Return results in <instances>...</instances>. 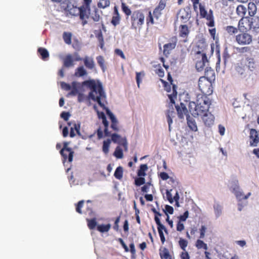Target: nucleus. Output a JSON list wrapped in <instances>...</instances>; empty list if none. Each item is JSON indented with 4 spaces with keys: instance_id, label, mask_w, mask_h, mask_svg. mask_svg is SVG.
<instances>
[{
    "instance_id": "nucleus-1",
    "label": "nucleus",
    "mask_w": 259,
    "mask_h": 259,
    "mask_svg": "<svg viewBox=\"0 0 259 259\" xmlns=\"http://www.w3.org/2000/svg\"><path fill=\"white\" fill-rule=\"evenodd\" d=\"M83 84L88 85L92 90V92L89 94V98L93 101L97 102L100 107L105 110L107 115L111 121V127L115 131H119L117 119L113 113L102 102V101H106V95L103 90L102 83L100 81L96 82L95 80L92 79L85 80Z\"/></svg>"
},
{
    "instance_id": "nucleus-2",
    "label": "nucleus",
    "mask_w": 259,
    "mask_h": 259,
    "mask_svg": "<svg viewBox=\"0 0 259 259\" xmlns=\"http://www.w3.org/2000/svg\"><path fill=\"white\" fill-rule=\"evenodd\" d=\"M210 104V101L206 95L198 94L196 102H189V111L193 116H198L205 112L208 111Z\"/></svg>"
},
{
    "instance_id": "nucleus-3",
    "label": "nucleus",
    "mask_w": 259,
    "mask_h": 259,
    "mask_svg": "<svg viewBox=\"0 0 259 259\" xmlns=\"http://www.w3.org/2000/svg\"><path fill=\"white\" fill-rule=\"evenodd\" d=\"M176 108L178 112V116L180 118H183L184 115H186L187 124L189 127L193 131L196 132L197 131V126L195 120L193 117L190 116L188 113V111L186 107V105L181 102L180 105H176Z\"/></svg>"
},
{
    "instance_id": "nucleus-4",
    "label": "nucleus",
    "mask_w": 259,
    "mask_h": 259,
    "mask_svg": "<svg viewBox=\"0 0 259 259\" xmlns=\"http://www.w3.org/2000/svg\"><path fill=\"white\" fill-rule=\"evenodd\" d=\"M198 87L203 95H210L212 92L211 82L205 76H201L198 81Z\"/></svg>"
},
{
    "instance_id": "nucleus-5",
    "label": "nucleus",
    "mask_w": 259,
    "mask_h": 259,
    "mask_svg": "<svg viewBox=\"0 0 259 259\" xmlns=\"http://www.w3.org/2000/svg\"><path fill=\"white\" fill-rule=\"evenodd\" d=\"M235 40L240 45H248L252 42V37L250 34L243 31L236 35Z\"/></svg>"
},
{
    "instance_id": "nucleus-6",
    "label": "nucleus",
    "mask_w": 259,
    "mask_h": 259,
    "mask_svg": "<svg viewBox=\"0 0 259 259\" xmlns=\"http://www.w3.org/2000/svg\"><path fill=\"white\" fill-rule=\"evenodd\" d=\"M199 116H202V121L206 126L210 127L214 124V116L210 112L206 111Z\"/></svg>"
},
{
    "instance_id": "nucleus-7",
    "label": "nucleus",
    "mask_w": 259,
    "mask_h": 259,
    "mask_svg": "<svg viewBox=\"0 0 259 259\" xmlns=\"http://www.w3.org/2000/svg\"><path fill=\"white\" fill-rule=\"evenodd\" d=\"M111 140L114 143H117L123 146L124 150H128V143L126 138H121L120 136L117 134L114 133L111 135Z\"/></svg>"
},
{
    "instance_id": "nucleus-8",
    "label": "nucleus",
    "mask_w": 259,
    "mask_h": 259,
    "mask_svg": "<svg viewBox=\"0 0 259 259\" xmlns=\"http://www.w3.org/2000/svg\"><path fill=\"white\" fill-rule=\"evenodd\" d=\"M231 191L234 194L238 201H241L243 199L244 193L242 190L240 188L238 182L235 183L231 187Z\"/></svg>"
},
{
    "instance_id": "nucleus-9",
    "label": "nucleus",
    "mask_w": 259,
    "mask_h": 259,
    "mask_svg": "<svg viewBox=\"0 0 259 259\" xmlns=\"http://www.w3.org/2000/svg\"><path fill=\"white\" fill-rule=\"evenodd\" d=\"M69 143L65 142L64 143L63 148L60 151V154L64 158V160L67 159V155L65 154V152H68V161L72 162L73 160L74 152L70 148L68 147Z\"/></svg>"
},
{
    "instance_id": "nucleus-10",
    "label": "nucleus",
    "mask_w": 259,
    "mask_h": 259,
    "mask_svg": "<svg viewBox=\"0 0 259 259\" xmlns=\"http://www.w3.org/2000/svg\"><path fill=\"white\" fill-rule=\"evenodd\" d=\"M208 61L206 54H203V56H201V60L198 61L196 63V68L198 71H201L203 70L204 67H206L208 64Z\"/></svg>"
},
{
    "instance_id": "nucleus-11",
    "label": "nucleus",
    "mask_w": 259,
    "mask_h": 259,
    "mask_svg": "<svg viewBox=\"0 0 259 259\" xmlns=\"http://www.w3.org/2000/svg\"><path fill=\"white\" fill-rule=\"evenodd\" d=\"M250 145L251 146H256L259 142V137L256 131L254 129H251L250 131Z\"/></svg>"
},
{
    "instance_id": "nucleus-12",
    "label": "nucleus",
    "mask_w": 259,
    "mask_h": 259,
    "mask_svg": "<svg viewBox=\"0 0 259 259\" xmlns=\"http://www.w3.org/2000/svg\"><path fill=\"white\" fill-rule=\"evenodd\" d=\"M75 9L77 11V14L79 15L80 19L83 20L85 18H88V11L90 10V7L82 6L78 8H76Z\"/></svg>"
},
{
    "instance_id": "nucleus-13",
    "label": "nucleus",
    "mask_w": 259,
    "mask_h": 259,
    "mask_svg": "<svg viewBox=\"0 0 259 259\" xmlns=\"http://www.w3.org/2000/svg\"><path fill=\"white\" fill-rule=\"evenodd\" d=\"M248 29H255L259 28V17L255 16L252 18H248Z\"/></svg>"
},
{
    "instance_id": "nucleus-14",
    "label": "nucleus",
    "mask_w": 259,
    "mask_h": 259,
    "mask_svg": "<svg viewBox=\"0 0 259 259\" xmlns=\"http://www.w3.org/2000/svg\"><path fill=\"white\" fill-rule=\"evenodd\" d=\"M238 29L243 32L248 29V19L247 16L242 18L238 22Z\"/></svg>"
},
{
    "instance_id": "nucleus-15",
    "label": "nucleus",
    "mask_w": 259,
    "mask_h": 259,
    "mask_svg": "<svg viewBox=\"0 0 259 259\" xmlns=\"http://www.w3.org/2000/svg\"><path fill=\"white\" fill-rule=\"evenodd\" d=\"M235 75L241 79H244L247 76V72L244 67L237 65L235 67Z\"/></svg>"
},
{
    "instance_id": "nucleus-16",
    "label": "nucleus",
    "mask_w": 259,
    "mask_h": 259,
    "mask_svg": "<svg viewBox=\"0 0 259 259\" xmlns=\"http://www.w3.org/2000/svg\"><path fill=\"white\" fill-rule=\"evenodd\" d=\"M63 65L65 67H72L74 65V59L72 55L68 54L63 60Z\"/></svg>"
},
{
    "instance_id": "nucleus-17",
    "label": "nucleus",
    "mask_w": 259,
    "mask_h": 259,
    "mask_svg": "<svg viewBox=\"0 0 259 259\" xmlns=\"http://www.w3.org/2000/svg\"><path fill=\"white\" fill-rule=\"evenodd\" d=\"M134 21H137V23L139 25H142L144 23L145 16L141 12H137L134 14L132 18Z\"/></svg>"
},
{
    "instance_id": "nucleus-18",
    "label": "nucleus",
    "mask_w": 259,
    "mask_h": 259,
    "mask_svg": "<svg viewBox=\"0 0 259 259\" xmlns=\"http://www.w3.org/2000/svg\"><path fill=\"white\" fill-rule=\"evenodd\" d=\"M206 48V45L204 41H199L198 42L196 48L195 49L196 54L197 55L201 54L203 56V54H206L204 52Z\"/></svg>"
},
{
    "instance_id": "nucleus-19",
    "label": "nucleus",
    "mask_w": 259,
    "mask_h": 259,
    "mask_svg": "<svg viewBox=\"0 0 259 259\" xmlns=\"http://www.w3.org/2000/svg\"><path fill=\"white\" fill-rule=\"evenodd\" d=\"M83 62L85 67L89 69H93L95 66V62L92 57L85 56L83 59Z\"/></svg>"
},
{
    "instance_id": "nucleus-20",
    "label": "nucleus",
    "mask_w": 259,
    "mask_h": 259,
    "mask_svg": "<svg viewBox=\"0 0 259 259\" xmlns=\"http://www.w3.org/2000/svg\"><path fill=\"white\" fill-rule=\"evenodd\" d=\"M245 65L251 71H253L256 68L255 61L254 59L252 58H247Z\"/></svg>"
},
{
    "instance_id": "nucleus-21",
    "label": "nucleus",
    "mask_w": 259,
    "mask_h": 259,
    "mask_svg": "<svg viewBox=\"0 0 259 259\" xmlns=\"http://www.w3.org/2000/svg\"><path fill=\"white\" fill-rule=\"evenodd\" d=\"M247 12L246 7L242 5H239L236 8V13L237 15L242 17L244 18Z\"/></svg>"
},
{
    "instance_id": "nucleus-22",
    "label": "nucleus",
    "mask_w": 259,
    "mask_h": 259,
    "mask_svg": "<svg viewBox=\"0 0 259 259\" xmlns=\"http://www.w3.org/2000/svg\"><path fill=\"white\" fill-rule=\"evenodd\" d=\"M213 209L214 214L217 218H219L223 212V206L221 205L218 202H215L213 205Z\"/></svg>"
},
{
    "instance_id": "nucleus-23",
    "label": "nucleus",
    "mask_w": 259,
    "mask_h": 259,
    "mask_svg": "<svg viewBox=\"0 0 259 259\" xmlns=\"http://www.w3.org/2000/svg\"><path fill=\"white\" fill-rule=\"evenodd\" d=\"M248 15L250 16H253L256 13V6L254 3L250 2L248 4Z\"/></svg>"
},
{
    "instance_id": "nucleus-24",
    "label": "nucleus",
    "mask_w": 259,
    "mask_h": 259,
    "mask_svg": "<svg viewBox=\"0 0 259 259\" xmlns=\"http://www.w3.org/2000/svg\"><path fill=\"white\" fill-rule=\"evenodd\" d=\"M176 47V45L174 43H168L163 46V54L167 55L169 54V52L174 49Z\"/></svg>"
},
{
    "instance_id": "nucleus-25",
    "label": "nucleus",
    "mask_w": 259,
    "mask_h": 259,
    "mask_svg": "<svg viewBox=\"0 0 259 259\" xmlns=\"http://www.w3.org/2000/svg\"><path fill=\"white\" fill-rule=\"evenodd\" d=\"M87 74V72L83 66H81L78 67L75 72L74 75L77 77H82Z\"/></svg>"
},
{
    "instance_id": "nucleus-26",
    "label": "nucleus",
    "mask_w": 259,
    "mask_h": 259,
    "mask_svg": "<svg viewBox=\"0 0 259 259\" xmlns=\"http://www.w3.org/2000/svg\"><path fill=\"white\" fill-rule=\"evenodd\" d=\"M189 33L188 26L186 25H182L180 27V35L182 37H186Z\"/></svg>"
},
{
    "instance_id": "nucleus-27",
    "label": "nucleus",
    "mask_w": 259,
    "mask_h": 259,
    "mask_svg": "<svg viewBox=\"0 0 259 259\" xmlns=\"http://www.w3.org/2000/svg\"><path fill=\"white\" fill-rule=\"evenodd\" d=\"M111 228V225L110 224L107 225H99L97 226V230L101 233L107 232Z\"/></svg>"
},
{
    "instance_id": "nucleus-28",
    "label": "nucleus",
    "mask_w": 259,
    "mask_h": 259,
    "mask_svg": "<svg viewBox=\"0 0 259 259\" xmlns=\"http://www.w3.org/2000/svg\"><path fill=\"white\" fill-rule=\"evenodd\" d=\"M116 179L120 180L123 177V168L119 166L116 168L114 174Z\"/></svg>"
},
{
    "instance_id": "nucleus-29",
    "label": "nucleus",
    "mask_w": 259,
    "mask_h": 259,
    "mask_svg": "<svg viewBox=\"0 0 259 259\" xmlns=\"http://www.w3.org/2000/svg\"><path fill=\"white\" fill-rule=\"evenodd\" d=\"M160 256L162 259L171 258L168 250L164 248L162 250H160Z\"/></svg>"
},
{
    "instance_id": "nucleus-30",
    "label": "nucleus",
    "mask_w": 259,
    "mask_h": 259,
    "mask_svg": "<svg viewBox=\"0 0 259 259\" xmlns=\"http://www.w3.org/2000/svg\"><path fill=\"white\" fill-rule=\"evenodd\" d=\"M38 52L41 57L42 59L45 60L49 56V54L47 49L42 48H39L38 49Z\"/></svg>"
},
{
    "instance_id": "nucleus-31",
    "label": "nucleus",
    "mask_w": 259,
    "mask_h": 259,
    "mask_svg": "<svg viewBox=\"0 0 259 259\" xmlns=\"http://www.w3.org/2000/svg\"><path fill=\"white\" fill-rule=\"evenodd\" d=\"M96 59L102 70L104 72L106 69V66L104 65L105 60L103 57L102 56H99L96 57Z\"/></svg>"
},
{
    "instance_id": "nucleus-32",
    "label": "nucleus",
    "mask_w": 259,
    "mask_h": 259,
    "mask_svg": "<svg viewBox=\"0 0 259 259\" xmlns=\"http://www.w3.org/2000/svg\"><path fill=\"white\" fill-rule=\"evenodd\" d=\"M148 169L147 164H141L140 169L138 171V175L139 177H144L146 175L145 171Z\"/></svg>"
},
{
    "instance_id": "nucleus-33",
    "label": "nucleus",
    "mask_w": 259,
    "mask_h": 259,
    "mask_svg": "<svg viewBox=\"0 0 259 259\" xmlns=\"http://www.w3.org/2000/svg\"><path fill=\"white\" fill-rule=\"evenodd\" d=\"M85 81H84L83 82H82V85H86L87 86L90 90H91V92L89 93H90L91 92H92V90L88 87V85H87V84H83V82H84ZM89 95L88 97H86L82 93H78V101L79 102H83L85 100V99H91L92 100L91 98H89Z\"/></svg>"
},
{
    "instance_id": "nucleus-34",
    "label": "nucleus",
    "mask_w": 259,
    "mask_h": 259,
    "mask_svg": "<svg viewBox=\"0 0 259 259\" xmlns=\"http://www.w3.org/2000/svg\"><path fill=\"white\" fill-rule=\"evenodd\" d=\"M205 75L207 78L208 77L211 78L213 77L214 75L213 70L211 67L206 66L205 68Z\"/></svg>"
},
{
    "instance_id": "nucleus-35",
    "label": "nucleus",
    "mask_w": 259,
    "mask_h": 259,
    "mask_svg": "<svg viewBox=\"0 0 259 259\" xmlns=\"http://www.w3.org/2000/svg\"><path fill=\"white\" fill-rule=\"evenodd\" d=\"M72 34L70 32H64L63 34V38L65 42L68 45L71 43Z\"/></svg>"
},
{
    "instance_id": "nucleus-36",
    "label": "nucleus",
    "mask_w": 259,
    "mask_h": 259,
    "mask_svg": "<svg viewBox=\"0 0 259 259\" xmlns=\"http://www.w3.org/2000/svg\"><path fill=\"white\" fill-rule=\"evenodd\" d=\"M226 30L230 35H234L238 33V29L233 26H228L226 27Z\"/></svg>"
},
{
    "instance_id": "nucleus-37",
    "label": "nucleus",
    "mask_w": 259,
    "mask_h": 259,
    "mask_svg": "<svg viewBox=\"0 0 259 259\" xmlns=\"http://www.w3.org/2000/svg\"><path fill=\"white\" fill-rule=\"evenodd\" d=\"M111 143V140L108 139L103 142V151L105 154H107L109 152V148Z\"/></svg>"
},
{
    "instance_id": "nucleus-38",
    "label": "nucleus",
    "mask_w": 259,
    "mask_h": 259,
    "mask_svg": "<svg viewBox=\"0 0 259 259\" xmlns=\"http://www.w3.org/2000/svg\"><path fill=\"white\" fill-rule=\"evenodd\" d=\"M196 246L198 249L203 248L205 250L208 249L207 245L202 240L198 239L196 242Z\"/></svg>"
},
{
    "instance_id": "nucleus-39",
    "label": "nucleus",
    "mask_w": 259,
    "mask_h": 259,
    "mask_svg": "<svg viewBox=\"0 0 259 259\" xmlns=\"http://www.w3.org/2000/svg\"><path fill=\"white\" fill-rule=\"evenodd\" d=\"M204 18L208 21L206 24L209 27H213L214 25L213 16L207 14Z\"/></svg>"
},
{
    "instance_id": "nucleus-40",
    "label": "nucleus",
    "mask_w": 259,
    "mask_h": 259,
    "mask_svg": "<svg viewBox=\"0 0 259 259\" xmlns=\"http://www.w3.org/2000/svg\"><path fill=\"white\" fill-rule=\"evenodd\" d=\"M113 155L117 158H122L123 157V152L121 148L117 146L115 149Z\"/></svg>"
},
{
    "instance_id": "nucleus-41",
    "label": "nucleus",
    "mask_w": 259,
    "mask_h": 259,
    "mask_svg": "<svg viewBox=\"0 0 259 259\" xmlns=\"http://www.w3.org/2000/svg\"><path fill=\"white\" fill-rule=\"evenodd\" d=\"M110 5V1L109 0H100L98 6L99 8H105L108 7Z\"/></svg>"
},
{
    "instance_id": "nucleus-42",
    "label": "nucleus",
    "mask_w": 259,
    "mask_h": 259,
    "mask_svg": "<svg viewBox=\"0 0 259 259\" xmlns=\"http://www.w3.org/2000/svg\"><path fill=\"white\" fill-rule=\"evenodd\" d=\"M163 212L167 216L168 215V213L170 214H173L174 213V208L172 206L166 205L165 206V209H163Z\"/></svg>"
},
{
    "instance_id": "nucleus-43",
    "label": "nucleus",
    "mask_w": 259,
    "mask_h": 259,
    "mask_svg": "<svg viewBox=\"0 0 259 259\" xmlns=\"http://www.w3.org/2000/svg\"><path fill=\"white\" fill-rule=\"evenodd\" d=\"M144 73L142 72H136V81L138 87L139 88L140 86V83L142 81V77L143 76Z\"/></svg>"
},
{
    "instance_id": "nucleus-44",
    "label": "nucleus",
    "mask_w": 259,
    "mask_h": 259,
    "mask_svg": "<svg viewBox=\"0 0 259 259\" xmlns=\"http://www.w3.org/2000/svg\"><path fill=\"white\" fill-rule=\"evenodd\" d=\"M87 221L88 222V225L89 228L90 229H94L97 225V222L95 219H93L91 220L87 219Z\"/></svg>"
},
{
    "instance_id": "nucleus-45",
    "label": "nucleus",
    "mask_w": 259,
    "mask_h": 259,
    "mask_svg": "<svg viewBox=\"0 0 259 259\" xmlns=\"http://www.w3.org/2000/svg\"><path fill=\"white\" fill-rule=\"evenodd\" d=\"M179 245L181 247V248L184 250H186V247L188 245V242L186 240L184 239H180L179 241Z\"/></svg>"
},
{
    "instance_id": "nucleus-46",
    "label": "nucleus",
    "mask_w": 259,
    "mask_h": 259,
    "mask_svg": "<svg viewBox=\"0 0 259 259\" xmlns=\"http://www.w3.org/2000/svg\"><path fill=\"white\" fill-rule=\"evenodd\" d=\"M121 8L123 12L127 16L131 14V11L128 7L123 3L121 4Z\"/></svg>"
},
{
    "instance_id": "nucleus-47",
    "label": "nucleus",
    "mask_w": 259,
    "mask_h": 259,
    "mask_svg": "<svg viewBox=\"0 0 259 259\" xmlns=\"http://www.w3.org/2000/svg\"><path fill=\"white\" fill-rule=\"evenodd\" d=\"M145 183V178L140 177L138 178H137L135 180V184L136 185L138 186H140Z\"/></svg>"
},
{
    "instance_id": "nucleus-48",
    "label": "nucleus",
    "mask_w": 259,
    "mask_h": 259,
    "mask_svg": "<svg viewBox=\"0 0 259 259\" xmlns=\"http://www.w3.org/2000/svg\"><path fill=\"white\" fill-rule=\"evenodd\" d=\"M199 6L200 16L204 18L207 14V12L203 5H202L201 4H199Z\"/></svg>"
},
{
    "instance_id": "nucleus-49",
    "label": "nucleus",
    "mask_w": 259,
    "mask_h": 259,
    "mask_svg": "<svg viewBox=\"0 0 259 259\" xmlns=\"http://www.w3.org/2000/svg\"><path fill=\"white\" fill-rule=\"evenodd\" d=\"M83 203H84L83 200L79 201L78 202V203H77V204L76 205V211L78 213H80V214L82 213V211H81V209L83 206Z\"/></svg>"
},
{
    "instance_id": "nucleus-50",
    "label": "nucleus",
    "mask_w": 259,
    "mask_h": 259,
    "mask_svg": "<svg viewBox=\"0 0 259 259\" xmlns=\"http://www.w3.org/2000/svg\"><path fill=\"white\" fill-rule=\"evenodd\" d=\"M172 190H166V196L167 199L168 200L170 203L172 204L173 203V198L172 197V194L171 193V191Z\"/></svg>"
},
{
    "instance_id": "nucleus-51",
    "label": "nucleus",
    "mask_w": 259,
    "mask_h": 259,
    "mask_svg": "<svg viewBox=\"0 0 259 259\" xmlns=\"http://www.w3.org/2000/svg\"><path fill=\"white\" fill-rule=\"evenodd\" d=\"M119 20H120V18H119V15L118 14V16H114L113 17H112V20H111V23L114 25V26H116L117 24H119Z\"/></svg>"
},
{
    "instance_id": "nucleus-52",
    "label": "nucleus",
    "mask_w": 259,
    "mask_h": 259,
    "mask_svg": "<svg viewBox=\"0 0 259 259\" xmlns=\"http://www.w3.org/2000/svg\"><path fill=\"white\" fill-rule=\"evenodd\" d=\"M180 13H182L183 15L181 16V18L183 20H188L190 17V14L188 12H186L185 10L182 11H180Z\"/></svg>"
},
{
    "instance_id": "nucleus-53",
    "label": "nucleus",
    "mask_w": 259,
    "mask_h": 259,
    "mask_svg": "<svg viewBox=\"0 0 259 259\" xmlns=\"http://www.w3.org/2000/svg\"><path fill=\"white\" fill-rule=\"evenodd\" d=\"M61 117L65 121L68 120L69 117L71 116L70 114L68 112L63 111L61 113Z\"/></svg>"
},
{
    "instance_id": "nucleus-54",
    "label": "nucleus",
    "mask_w": 259,
    "mask_h": 259,
    "mask_svg": "<svg viewBox=\"0 0 259 259\" xmlns=\"http://www.w3.org/2000/svg\"><path fill=\"white\" fill-rule=\"evenodd\" d=\"M206 230V228L205 227V226H201V228L200 229V238L203 239L204 238Z\"/></svg>"
},
{
    "instance_id": "nucleus-55",
    "label": "nucleus",
    "mask_w": 259,
    "mask_h": 259,
    "mask_svg": "<svg viewBox=\"0 0 259 259\" xmlns=\"http://www.w3.org/2000/svg\"><path fill=\"white\" fill-rule=\"evenodd\" d=\"M189 216V212L188 211H186L184 214L179 217V221H185L186 219L188 218Z\"/></svg>"
},
{
    "instance_id": "nucleus-56",
    "label": "nucleus",
    "mask_w": 259,
    "mask_h": 259,
    "mask_svg": "<svg viewBox=\"0 0 259 259\" xmlns=\"http://www.w3.org/2000/svg\"><path fill=\"white\" fill-rule=\"evenodd\" d=\"M61 85L62 89L66 91H69L71 89V87L70 85L64 82H61Z\"/></svg>"
},
{
    "instance_id": "nucleus-57",
    "label": "nucleus",
    "mask_w": 259,
    "mask_h": 259,
    "mask_svg": "<svg viewBox=\"0 0 259 259\" xmlns=\"http://www.w3.org/2000/svg\"><path fill=\"white\" fill-rule=\"evenodd\" d=\"M184 229V225L183 223H181L180 221H179L177 225V230L178 231H182Z\"/></svg>"
},
{
    "instance_id": "nucleus-58",
    "label": "nucleus",
    "mask_w": 259,
    "mask_h": 259,
    "mask_svg": "<svg viewBox=\"0 0 259 259\" xmlns=\"http://www.w3.org/2000/svg\"><path fill=\"white\" fill-rule=\"evenodd\" d=\"M165 7V3H164L162 1H161L158 5V6L157 8H156L155 9L161 11L164 9Z\"/></svg>"
},
{
    "instance_id": "nucleus-59",
    "label": "nucleus",
    "mask_w": 259,
    "mask_h": 259,
    "mask_svg": "<svg viewBox=\"0 0 259 259\" xmlns=\"http://www.w3.org/2000/svg\"><path fill=\"white\" fill-rule=\"evenodd\" d=\"M153 16L156 19H158L161 14V11H159V10H157L155 9V10L153 11Z\"/></svg>"
},
{
    "instance_id": "nucleus-60",
    "label": "nucleus",
    "mask_w": 259,
    "mask_h": 259,
    "mask_svg": "<svg viewBox=\"0 0 259 259\" xmlns=\"http://www.w3.org/2000/svg\"><path fill=\"white\" fill-rule=\"evenodd\" d=\"M175 113L172 109V110H168L166 113L167 118H173L175 116Z\"/></svg>"
},
{
    "instance_id": "nucleus-61",
    "label": "nucleus",
    "mask_w": 259,
    "mask_h": 259,
    "mask_svg": "<svg viewBox=\"0 0 259 259\" xmlns=\"http://www.w3.org/2000/svg\"><path fill=\"white\" fill-rule=\"evenodd\" d=\"M115 52L116 54V55L120 56L122 58H125L123 52L121 50L117 49L115 50Z\"/></svg>"
},
{
    "instance_id": "nucleus-62",
    "label": "nucleus",
    "mask_w": 259,
    "mask_h": 259,
    "mask_svg": "<svg viewBox=\"0 0 259 259\" xmlns=\"http://www.w3.org/2000/svg\"><path fill=\"white\" fill-rule=\"evenodd\" d=\"M71 91L68 93V96H75L78 94V90L77 89H71Z\"/></svg>"
},
{
    "instance_id": "nucleus-63",
    "label": "nucleus",
    "mask_w": 259,
    "mask_h": 259,
    "mask_svg": "<svg viewBox=\"0 0 259 259\" xmlns=\"http://www.w3.org/2000/svg\"><path fill=\"white\" fill-rule=\"evenodd\" d=\"M160 178L163 180H166L169 178V176L166 172H162L160 174Z\"/></svg>"
},
{
    "instance_id": "nucleus-64",
    "label": "nucleus",
    "mask_w": 259,
    "mask_h": 259,
    "mask_svg": "<svg viewBox=\"0 0 259 259\" xmlns=\"http://www.w3.org/2000/svg\"><path fill=\"white\" fill-rule=\"evenodd\" d=\"M181 257L182 259H190V256L187 252H183L181 253Z\"/></svg>"
}]
</instances>
